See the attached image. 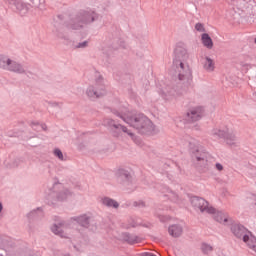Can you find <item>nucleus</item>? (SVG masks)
<instances>
[{
	"instance_id": "nucleus-1",
	"label": "nucleus",
	"mask_w": 256,
	"mask_h": 256,
	"mask_svg": "<svg viewBox=\"0 0 256 256\" xmlns=\"http://www.w3.org/2000/svg\"><path fill=\"white\" fill-rule=\"evenodd\" d=\"M113 113L116 117L122 119L124 123L130 125V127H134V129H137L138 131H141V133H149L154 129L153 122H151L147 116L143 114H135L127 106H122L118 110H113Z\"/></svg>"
},
{
	"instance_id": "nucleus-2",
	"label": "nucleus",
	"mask_w": 256,
	"mask_h": 256,
	"mask_svg": "<svg viewBox=\"0 0 256 256\" xmlns=\"http://www.w3.org/2000/svg\"><path fill=\"white\" fill-rule=\"evenodd\" d=\"M175 55L179 61L178 65V79L179 81H190L192 79L191 69H189V65L184 62L189 59V52H187V48H183L181 46H177L175 49Z\"/></svg>"
},
{
	"instance_id": "nucleus-3",
	"label": "nucleus",
	"mask_w": 256,
	"mask_h": 256,
	"mask_svg": "<svg viewBox=\"0 0 256 256\" xmlns=\"http://www.w3.org/2000/svg\"><path fill=\"white\" fill-rule=\"evenodd\" d=\"M231 231L235 237H238V239H243L244 243H247L248 247H250V249L256 253V238L252 236L250 237L249 232H247L245 227L235 224L232 226Z\"/></svg>"
},
{
	"instance_id": "nucleus-4",
	"label": "nucleus",
	"mask_w": 256,
	"mask_h": 256,
	"mask_svg": "<svg viewBox=\"0 0 256 256\" xmlns=\"http://www.w3.org/2000/svg\"><path fill=\"white\" fill-rule=\"evenodd\" d=\"M0 67L6 71H12L13 73H25V68H23L21 64L5 56H0Z\"/></svg>"
},
{
	"instance_id": "nucleus-5",
	"label": "nucleus",
	"mask_w": 256,
	"mask_h": 256,
	"mask_svg": "<svg viewBox=\"0 0 256 256\" xmlns=\"http://www.w3.org/2000/svg\"><path fill=\"white\" fill-rule=\"evenodd\" d=\"M191 205L194 209H198L201 213H214L215 208L209 205V202L203 198L199 197H192L191 198Z\"/></svg>"
},
{
	"instance_id": "nucleus-6",
	"label": "nucleus",
	"mask_w": 256,
	"mask_h": 256,
	"mask_svg": "<svg viewBox=\"0 0 256 256\" xmlns=\"http://www.w3.org/2000/svg\"><path fill=\"white\" fill-rule=\"evenodd\" d=\"M106 93L105 86L101 83H96L86 90V94L90 99H99V97H103Z\"/></svg>"
},
{
	"instance_id": "nucleus-7",
	"label": "nucleus",
	"mask_w": 256,
	"mask_h": 256,
	"mask_svg": "<svg viewBox=\"0 0 256 256\" xmlns=\"http://www.w3.org/2000/svg\"><path fill=\"white\" fill-rule=\"evenodd\" d=\"M214 135L224 139L226 145L233 147L237 145V135L234 132H225L223 130H214Z\"/></svg>"
},
{
	"instance_id": "nucleus-8",
	"label": "nucleus",
	"mask_w": 256,
	"mask_h": 256,
	"mask_svg": "<svg viewBox=\"0 0 256 256\" xmlns=\"http://www.w3.org/2000/svg\"><path fill=\"white\" fill-rule=\"evenodd\" d=\"M96 14L92 10H86L79 14L78 19L80 23L83 25H87L88 23H93L95 21Z\"/></svg>"
},
{
	"instance_id": "nucleus-9",
	"label": "nucleus",
	"mask_w": 256,
	"mask_h": 256,
	"mask_svg": "<svg viewBox=\"0 0 256 256\" xmlns=\"http://www.w3.org/2000/svg\"><path fill=\"white\" fill-rule=\"evenodd\" d=\"M188 121H199L203 117V108L195 107L187 112Z\"/></svg>"
},
{
	"instance_id": "nucleus-10",
	"label": "nucleus",
	"mask_w": 256,
	"mask_h": 256,
	"mask_svg": "<svg viewBox=\"0 0 256 256\" xmlns=\"http://www.w3.org/2000/svg\"><path fill=\"white\" fill-rule=\"evenodd\" d=\"M202 67L207 73H213L215 71V60L206 56L201 59Z\"/></svg>"
},
{
	"instance_id": "nucleus-11",
	"label": "nucleus",
	"mask_w": 256,
	"mask_h": 256,
	"mask_svg": "<svg viewBox=\"0 0 256 256\" xmlns=\"http://www.w3.org/2000/svg\"><path fill=\"white\" fill-rule=\"evenodd\" d=\"M209 214L213 215L214 219L218 221V223H221L222 225H225V223L229 221V215H227V213L216 210L215 208H214V212H209Z\"/></svg>"
},
{
	"instance_id": "nucleus-12",
	"label": "nucleus",
	"mask_w": 256,
	"mask_h": 256,
	"mask_svg": "<svg viewBox=\"0 0 256 256\" xmlns=\"http://www.w3.org/2000/svg\"><path fill=\"white\" fill-rule=\"evenodd\" d=\"M201 43L203 47H206V49H213V39L211 36H209V34L203 33L201 35Z\"/></svg>"
},
{
	"instance_id": "nucleus-13",
	"label": "nucleus",
	"mask_w": 256,
	"mask_h": 256,
	"mask_svg": "<svg viewBox=\"0 0 256 256\" xmlns=\"http://www.w3.org/2000/svg\"><path fill=\"white\" fill-rule=\"evenodd\" d=\"M64 229L63 220H56L55 224L51 227V231L54 232L55 235H63Z\"/></svg>"
},
{
	"instance_id": "nucleus-14",
	"label": "nucleus",
	"mask_w": 256,
	"mask_h": 256,
	"mask_svg": "<svg viewBox=\"0 0 256 256\" xmlns=\"http://www.w3.org/2000/svg\"><path fill=\"white\" fill-rule=\"evenodd\" d=\"M110 125L112 127H114V129H117L118 131H122V133H125L126 135L131 137V139H133L134 135L127 127H125L121 124H115V122L113 120H111Z\"/></svg>"
},
{
	"instance_id": "nucleus-15",
	"label": "nucleus",
	"mask_w": 256,
	"mask_h": 256,
	"mask_svg": "<svg viewBox=\"0 0 256 256\" xmlns=\"http://www.w3.org/2000/svg\"><path fill=\"white\" fill-rule=\"evenodd\" d=\"M168 231L171 237H179L183 233V228L177 225H173L169 227Z\"/></svg>"
},
{
	"instance_id": "nucleus-16",
	"label": "nucleus",
	"mask_w": 256,
	"mask_h": 256,
	"mask_svg": "<svg viewBox=\"0 0 256 256\" xmlns=\"http://www.w3.org/2000/svg\"><path fill=\"white\" fill-rule=\"evenodd\" d=\"M102 203L103 205H106V207H114L115 209L119 207V203H117L115 200L110 198H103Z\"/></svg>"
},
{
	"instance_id": "nucleus-17",
	"label": "nucleus",
	"mask_w": 256,
	"mask_h": 256,
	"mask_svg": "<svg viewBox=\"0 0 256 256\" xmlns=\"http://www.w3.org/2000/svg\"><path fill=\"white\" fill-rule=\"evenodd\" d=\"M77 223L82 225V227H89V217H87V215H82L78 217Z\"/></svg>"
},
{
	"instance_id": "nucleus-18",
	"label": "nucleus",
	"mask_w": 256,
	"mask_h": 256,
	"mask_svg": "<svg viewBox=\"0 0 256 256\" xmlns=\"http://www.w3.org/2000/svg\"><path fill=\"white\" fill-rule=\"evenodd\" d=\"M65 19V15L64 14H58L56 15V17L54 18V23L56 26L61 25V23H63Z\"/></svg>"
},
{
	"instance_id": "nucleus-19",
	"label": "nucleus",
	"mask_w": 256,
	"mask_h": 256,
	"mask_svg": "<svg viewBox=\"0 0 256 256\" xmlns=\"http://www.w3.org/2000/svg\"><path fill=\"white\" fill-rule=\"evenodd\" d=\"M195 29L199 31V33H205V26L202 23H197Z\"/></svg>"
},
{
	"instance_id": "nucleus-20",
	"label": "nucleus",
	"mask_w": 256,
	"mask_h": 256,
	"mask_svg": "<svg viewBox=\"0 0 256 256\" xmlns=\"http://www.w3.org/2000/svg\"><path fill=\"white\" fill-rule=\"evenodd\" d=\"M54 155L55 157H58V159H60V161H63V152H61L59 149H55L54 150Z\"/></svg>"
},
{
	"instance_id": "nucleus-21",
	"label": "nucleus",
	"mask_w": 256,
	"mask_h": 256,
	"mask_svg": "<svg viewBox=\"0 0 256 256\" xmlns=\"http://www.w3.org/2000/svg\"><path fill=\"white\" fill-rule=\"evenodd\" d=\"M216 169H217L218 171H223V165H221L220 163H217V164H216Z\"/></svg>"
},
{
	"instance_id": "nucleus-22",
	"label": "nucleus",
	"mask_w": 256,
	"mask_h": 256,
	"mask_svg": "<svg viewBox=\"0 0 256 256\" xmlns=\"http://www.w3.org/2000/svg\"><path fill=\"white\" fill-rule=\"evenodd\" d=\"M79 48L87 47V41L78 45Z\"/></svg>"
},
{
	"instance_id": "nucleus-23",
	"label": "nucleus",
	"mask_w": 256,
	"mask_h": 256,
	"mask_svg": "<svg viewBox=\"0 0 256 256\" xmlns=\"http://www.w3.org/2000/svg\"><path fill=\"white\" fill-rule=\"evenodd\" d=\"M3 211V204L0 202V214Z\"/></svg>"
},
{
	"instance_id": "nucleus-24",
	"label": "nucleus",
	"mask_w": 256,
	"mask_h": 256,
	"mask_svg": "<svg viewBox=\"0 0 256 256\" xmlns=\"http://www.w3.org/2000/svg\"><path fill=\"white\" fill-rule=\"evenodd\" d=\"M197 161H205V160L197 157Z\"/></svg>"
},
{
	"instance_id": "nucleus-25",
	"label": "nucleus",
	"mask_w": 256,
	"mask_h": 256,
	"mask_svg": "<svg viewBox=\"0 0 256 256\" xmlns=\"http://www.w3.org/2000/svg\"><path fill=\"white\" fill-rule=\"evenodd\" d=\"M207 249H208L209 251H211V247H210V246H207Z\"/></svg>"
},
{
	"instance_id": "nucleus-26",
	"label": "nucleus",
	"mask_w": 256,
	"mask_h": 256,
	"mask_svg": "<svg viewBox=\"0 0 256 256\" xmlns=\"http://www.w3.org/2000/svg\"><path fill=\"white\" fill-rule=\"evenodd\" d=\"M125 177H127V174H124Z\"/></svg>"
}]
</instances>
